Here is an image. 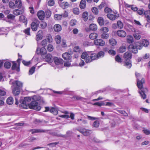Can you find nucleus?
<instances>
[{
    "label": "nucleus",
    "instance_id": "c85d7f7f",
    "mask_svg": "<svg viewBox=\"0 0 150 150\" xmlns=\"http://www.w3.org/2000/svg\"><path fill=\"white\" fill-rule=\"evenodd\" d=\"M98 22L100 25H103L104 24V21L103 18L101 17H99L98 19Z\"/></svg>",
    "mask_w": 150,
    "mask_h": 150
},
{
    "label": "nucleus",
    "instance_id": "aec40b11",
    "mask_svg": "<svg viewBox=\"0 0 150 150\" xmlns=\"http://www.w3.org/2000/svg\"><path fill=\"white\" fill-rule=\"evenodd\" d=\"M20 92V88L18 87H15L13 90V93L15 96H18Z\"/></svg>",
    "mask_w": 150,
    "mask_h": 150
},
{
    "label": "nucleus",
    "instance_id": "338daca9",
    "mask_svg": "<svg viewBox=\"0 0 150 150\" xmlns=\"http://www.w3.org/2000/svg\"><path fill=\"white\" fill-rule=\"evenodd\" d=\"M61 45L63 47H67L66 41L65 40H62V42Z\"/></svg>",
    "mask_w": 150,
    "mask_h": 150
},
{
    "label": "nucleus",
    "instance_id": "f03ea898",
    "mask_svg": "<svg viewBox=\"0 0 150 150\" xmlns=\"http://www.w3.org/2000/svg\"><path fill=\"white\" fill-rule=\"evenodd\" d=\"M81 58L84 59L86 63H90L93 60L98 59L96 54L91 53V52H84L82 54Z\"/></svg>",
    "mask_w": 150,
    "mask_h": 150
},
{
    "label": "nucleus",
    "instance_id": "72a5a7b5",
    "mask_svg": "<svg viewBox=\"0 0 150 150\" xmlns=\"http://www.w3.org/2000/svg\"><path fill=\"white\" fill-rule=\"evenodd\" d=\"M104 54L105 53L103 51H101L99 52L97 54L98 59L103 57Z\"/></svg>",
    "mask_w": 150,
    "mask_h": 150
},
{
    "label": "nucleus",
    "instance_id": "393cba45",
    "mask_svg": "<svg viewBox=\"0 0 150 150\" xmlns=\"http://www.w3.org/2000/svg\"><path fill=\"white\" fill-rule=\"evenodd\" d=\"M98 36V35L97 33H93L90 34L89 38L91 40H95L97 38Z\"/></svg>",
    "mask_w": 150,
    "mask_h": 150
},
{
    "label": "nucleus",
    "instance_id": "0eeeda50",
    "mask_svg": "<svg viewBox=\"0 0 150 150\" xmlns=\"http://www.w3.org/2000/svg\"><path fill=\"white\" fill-rule=\"evenodd\" d=\"M94 44L97 46H103L105 45V42L101 39H97L94 41Z\"/></svg>",
    "mask_w": 150,
    "mask_h": 150
},
{
    "label": "nucleus",
    "instance_id": "f8f14e48",
    "mask_svg": "<svg viewBox=\"0 0 150 150\" xmlns=\"http://www.w3.org/2000/svg\"><path fill=\"white\" fill-rule=\"evenodd\" d=\"M117 35L121 37H125L126 35V32L122 30H119L117 32Z\"/></svg>",
    "mask_w": 150,
    "mask_h": 150
},
{
    "label": "nucleus",
    "instance_id": "f257e3e1",
    "mask_svg": "<svg viewBox=\"0 0 150 150\" xmlns=\"http://www.w3.org/2000/svg\"><path fill=\"white\" fill-rule=\"evenodd\" d=\"M135 75L137 78V86L138 88L141 90V91H139V93L141 97L144 99H145L146 98V96L145 92H146L147 90L146 88H143V84L145 83V80L142 78L139 73L136 72Z\"/></svg>",
    "mask_w": 150,
    "mask_h": 150
},
{
    "label": "nucleus",
    "instance_id": "39448f33",
    "mask_svg": "<svg viewBox=\"0 0 150 150\" xmlns=\"http://www.w3.org/2000/svg\"><path fill=\"white\" fill-rule=\"evenodd\" d=\"M142 48V46L140 45L139 47L137 46L135 44L130 45H129L128 49L129 50L134 53H137L138 52L137 49L140 50Z\"/></svg>",
    "mask_w": 150,
    "mask_h": 150
},
{
    "label": "nucleus",
    "instance_id": "79ce46f5",
    "mask_svg": "<svg viewBox=\"0 0 150 150\" xmlns=\"http://www.w3.org/2000/svg\"><path fill=\"white\" fill-rule=\"evenodd\" d=\"M11 66V64L9 62H6L4 64V67L7 69H9L10 68Z\"/></svg>",
    "mask_w": 150,
    "mask_h": 150
},
{
    "label": "nucleus",
    "instance_id": "a18cd8bd",
    "mask_svg": "<svg viewBox=\"0 0 150 150\" xmlns=\"http://www.w3.org/2000/svg\"><path fill=\"white\" fill-rule=\"evenodd\" d=\"M50 112L54 115H57V110L54 108H52L50 110Z\"/></svg>",
    "mask_w": 150,
    "mask_h": 150
},
{
    "label": "nucleus",
    "instance_id": "a19ab883",
    "mask_svg": "<svg viewBox=\"0 0 150 150\" xmlns=\"http://www.w3.org/2000/svg\"><path fill=\"white\" fill-rule=\"evenodd\" d=\"M126 47L125 46H122L120 47L119 49V51L120 52H123L126 51Z\"/></svg>",
    "mask_w": 150,
    "mask_h": 150
},
{
    "label": "nucleus",
    "instance_id": "f704fd0d",
    "mask_svg": "<svg viewBox=\"0 0 150 150\" xmlns=\"http://www.w3.org/2000/svg\"><path fill=\"white\" fill-rule=\"evenodd\" d=\"M149 44V41L146 40L144 39L142 41V45L146 47L148 46Z\"/></svg>",
    "mask_w": 150,
    "mask_h": 150
},
{
    "label": "nucleus",
    "instance_id": "69168bd1",
    "mask_svg": "<svg viewBox=\"0 0 150 150\" xmlns=\"http://www.w3.org/2000/svg\"><path fill=\"white\" fill-rule=\"evenodd\" d=\"M144 133L147 135L150 134V130L146 129H144L143 130Z\"/></svg>",
    "mask_w": 150,
    "mask_h": 150
},
{
    "label": "nucleus",
    "instance_id": "473e14b6",
    "mask_svg": "<svg viewBox=\"0 0 150 150\" xmlns=\"http://www.w3.org/2000/svg\"><path fill=\"white\" fill-rule=\"evenodd\" d=\"M125 66L128 68H130L132 66L131 61L129 60L128 61H126L125 62Z\"/></svg>",
    "mask_w": 150,
    "mask_h": 150
},
{
    "label": "nucleus",
    "instance_id": "412c9836",
    "mask_svg": "<svg viewBox=\"0 0 150 150\" xmlns=\"http://www.w3.org/2000/svg\"><path fill=\"white\" fill-rule=\"evenodd\" d=\"M86 3L85 0H81L79 4L80 8L82 9H84L86 7Z\"/></svg>",
    "mask_w": 150,
    "mask_h": 150
},
{
    "label": "nucleus",
    "instance_id": "f3484780",
    "mask_svg": "<svg viewBox=\"0 0 150 150\" xmlns=\"http://www.w3.org/2000/svg\"><path fill=\"white\" fill-rule=\"evenodd\" d=\"M53 28L54 31L57 32L60 31L62 29L61 25L58 24L54 25Z\"/></svg>",
    "mask_w": 150,
    "mask_h": 150
},
{
    "label": "nucleus",
    "instance_id": "bb28decb",
    "mask_svg": "<svg viewBox=\"0 0 150 150\" xmlns=\"http://www.w3.org/2000/svg\"><path fill=\"white\" fill-rule=\"evenodd\" d=\"M13 85H16L17 86L16 87H18L19 88H20L22 87L23 85L22 82L18 81H15L13 83Z\"/></svg>",
    "mask_w": 150,
    "mask_h": 150
},
{
    "label": "nucleus",
    "instance_id": "3c124183",
    "mask_svg": "<svg viewBox=\"0 0 150 150\" xmlns=\"http://www.w3.org/2000/svg\"><path fill=\"white\" fill-rule=\"evenodd\" d=\"M133 36L137 40H139L141 38L140 35L137 33H134V34Z\"/></svg>",
    "mask_w": 150,
    "mask_h": 150
},
{
    "label": "nucleus",
    "instance_id": "9d476101",
    "mask_svg": "<svg viewBox=\"0 0 150 150\" xmlns=\"http://www.w3.org/2000/svg\"><path fill=\"white\" fill-rule=\"evenodd\" d=\"M79 131L81 133L86 136L90 135L92 132L91 130L85 129H80Z\"/></svg>",
    "mask_w": 150,
    "mask_h": 150
},
{
    "label": "nucleus",
    "instance_id": "5fc2aeb1",
    "mask_svg": "<svg viewBox=\"0 0 150 150\" xmlns=\"http://www.w3.org/2000/svg\"><path fill=\"white\" fill-rule=\"evenodd\" d=\"M100 31H102L103 33H106L108 32L109 31V29L107 27H103L100 29Z\"/></svg>",
    "mask_w": 150,
    "mask_h": 150
},
{
    "label": "nucleus",
    "instance_id": "423d86ee",
    "mask_svg": "<svg viewBox=\"0 0 150 150\" xmlns=\"http://www.w3.org/2000/svg\"><path fill=\"white\" fill-rule=\"evenodd\" d=\"M108 17L111 20H114L119 17V14L116 11L112 12V13L107 14Z\"/></svg>",
    "mask_w": 150,
    "mask_h": 150
},
{
    "label": "nucleus",
    "instance_id": "ddd939ff",
    "mask_svg": "<svg viewBox=\"0 0 150 150\" xmlns=\"http://www.w3.org/2000/svg\"><path fill=\"white\" fill-rule=\"evenodd\" d=\"M62 57L64 59L69 60L71 58V54L68 52H65L63 54Z\"/></svg>",
    "mask_w": 150,
    "mask_h": 150
},
{
    "label": "nucleus",
    "instance_id": "4468645a",
    "mask_svg": "<svg viewBox=\"0 0 150 150\" xmlns=\"http://www.w3.org/2000/svg\"><path fill=\"white\" fill-rule=\"evenodd\" d=\"M15 16L12 14H10L7 15L6 18L5 19L6 21L8 22H10L11 20L14 19Z\"/></svg>",
    "mask_w": 150,
    "mask_h": 150
},
{
    "label": "nucleus",
    "instance_id": "de8ad7c7",
    "mask_svg": "<svg viewBox=\"0 0 150 150\" xmlns=\"http://www.w3.org/2000/svg\"><path fill=\"white\" fill-rule=\"evenodd\" d=\"M99 125V122L98 121H95L93 122V127L97 128L98 127Z\"/></svg>",
    "mask_w": 150,
    "mask_h": 150
},
{
    "label": "nucleus",
    "instance_id": "052dcab7",
    "mask_svg": "<svg viewBox=\"0 0 150 150\" xmlns=\"http://www.w3.org/2000/svg\"><path fill=\"white\" fill-rule=\"evenodd\" d=\"M93 105H97L99 106H101L102 105H104L105 103L103 102L100 103L99 102H96L93 104Z\"/></svg>",
    "mask_w": 150,
    "mask_h": 150
},
{
    "label": "nucleus",
    "instance_id": "1a4fd4ad",
    "mask_svg": "<svg viewBox=\"0 0 150 150\" xmlns=\"http://www.w3.org/2000/svg\"><path fill=\"white\" fill-rule=\"evenodd\" d=\"M37 52L38 54H40L42 55H43L46 53V50L44 47H43L41 48L38 47Z\"/></svg>",
    "mask_w": 150,
    "mask_h": 150
},
{
    "label": "nucleus",
    "instance_id": "37998d69",
    "mask_svg": "<svg viewBox=\"0 0 150 150\" xmlns=\"http://www.w3.org/2000/svg\"><path fill=\"white\" fill-rule=\"evenodd\" d=\"M73 12L74 13L75 15H78L79 14V8H75L73 9Z\"/></svg>",
    "mask_w": 150,
    "mask_h": 150
},
{
    "label": "nucleus",
    "instance_id": "9b49d317",
    "mask_svg": "<svg viewBox=\"0 0 150 150\" xmlns=\"http://www.w3.org/2000/svg\"><path fill=\"white\" fill-rule=\"evenodd\" d=\"M43 35V33L42 30H39L36 35V40L37 41L41 40L42 39Z\"/></svg>",
    "mask_w": 150,
    "mask_h": 150
},
{
    "label": "nucleus",
    "instance_id": "20e7f679",
    "mask_svg": "<svg viewBox=\"0 0 150 150\" xmlns=\"http://www.w3.org/2000/svg\"><path fill=\"white\" fill-rule=\"evenodd\" d=\"M35 100H33L29 104V107L30 108L34 109L36 110L39 111L41 109V107L38 102Z\"/></svg>",
    "mask_w": 150,
    "mask_h": 150
},
{
    "label": "nucleus",
    "instance_id": "7ed1b4c3",
    "mask_svg": "<svg viewBox=\"0 0 150 150\" xmlns=\"http://www.w3.org/2000/svg\"><path fill=\"white\" fill-rule=\"evenodd\" d=\"M40 97L34 96L32 98L30 97H25L23 98H22L20 100V102L26 105L29 106V102L33 100H40Z\"/></svg>",
    "mask_w": 150,
    "mask_h": 150
},
{
    "label": "nucleus",
    "instance_id": "0e129e2a",
    "mask_svg": "<svg viewBox=\"0 0 150 150\" xmlns=\"http://www.w3.org/2000/svg\"><path fill=\"white\" fill-rule=\"evenodd\" d=\"M115 59L116 61L118 62H122L121 58L118 55L116 56Z\"/></svg>",
    "mask_w": 150,
    "mask_h": 150
},
{
    "label": "nucleus",
    "instance_id": "864d4df0",
    "mask_svg": "<svg viewBox=\"0 0 150 150\" xmlns=\"http://www.w3.org/2000/svg\"><path fill=\"white\" fill-rule=\"evenodd\" d=\"M22 62L25 66H28L31 63V61H26L24 60L22 61Z\"/></svg>",
    "mask_w": 150,
    "mask_h": 150
},
{
    "label": "nucleus",
    "instance_id": "c03bdc74",
    "mask_svg": "<svg viewBox=\"0 0 150 150\" xmlns=\"http://www.w3.org/2000/svg\"><path fill=\"white\" fill-rule=\"evenodd\" d=\"M101 38L104 39H107L109 37V35L108 34L103 33L101 35Z\"/></svg>",
    "mask_w": 150,
    "mask_h": 150
},
{
    "label": "nucleus",
    "instance_id": "e433bc0d",
    "mask_svg": "<svg viewBox=\"0 0 150 150\" xmlns=\"http://www.w3.org/2000/svg\"><path fill=\"white\" fill-rule=\"evenodd\" d=\"M16 6L18 8H20L22 6V2L21 0H16L15 1Z\"/></svg>",
    "mask_w": 150,
    "mask_h": 150
},
{
    "label": "nucleus",
    "instance_id": "4be33fe9",
    "mask_svg": "<svg viewBox=\"0 0 150 150\" xmlns=\"http://www.w3.org/2000/svg\"><path fill=\"white\" fill-rule=\"evenodd\" d=\"M132 56V54L131 53L127 52L124 54V58L126 59H130L131 58Z\"/></svg>",
    "mask_w": 150,
    "mask_h": 150
},
{
    "label": "nucleus",
    "instance_id": "a211bd4d",
    "mask_svg": "<svg viewBox=\"0 0 150 150\" xmlns=\"http://www.w3.org/2000/svg\"><path fill=\"white\" fill-rule=\"evenodd\" d=\"M32 133V134L38 133V132H47V130H43L42 129H33L31 130Z\"/></svg>",
    "mask_w": 150,
    "mask_h": 150
},
{
    "label": "nucleus",
    "instance_id": "dca6fc26",
    "mask_svg": "<svg viewBox=\"0 0 150 150\" xmlns=\"http://www.w3.org/2000/svg\"><path fill=\"white\" fill-rule=\"evenodd\" d=\"M54 60L55 64L59 65L62 64L63 63V60L60 58H59L57 57H55L54 58Z\"/></svg>",
    "mask_w": 150,
    "mask_h": 150
},
{
    "label": "nucleus",
    "instance_id": "774afa93",
    "mask_svg": "<svg viewBox=\"0 0 150 150\" xmlns=\"http://www.w3.org/2000/svg\"><path fill=\"white\" fill-rule=\"evenodd\" d=\"M73 98L75 100H82L83 98L80 96H74Z\"/></svg>",
    "mask_w": 150,
    "mask_h": 150
},
{
    "label": "nucleus",
    "instance_id": "58836bf2",
    "mask_svg": "<svg viewBox=\"0 0 150 150\" xmlns=\"http://www.w3.org/2000/svg\"><path fill=\"white\" fill-rule=\"evenodd\" d=\"M77 21L75 19H72L70 21V24L71 26H74L77 23Z\"/></svg>",
    "mask_w": 150,
    "mask_h": 150
},
{
    "label": "nucleus",
    "instance_id": "6e6d98bb",
    "mask_svg": "<svg viewBox=\"0 0 150 150\" xmlns=\"http://www.w3.org/2000/svg\"><path fill=\"white\" fill-rule=\"evenodd\" d=\"M47 49L49 52H51L53 50V46L52 45H49L47 46Z\"/></svg>",
    "mask_w": 150,
    "mask_h": 150
},
{
    "label": "nucleus",
    "instance_id": "49530a36",
    "mask_svg": "<svg viewBox=\"0 0 150 150\" xmlns=\"http://www.w3.org/2000/svg\"><path fill=\"white\" fill-rule=\"evenodd\" d=\"M74 51L75 52L79 53L81 52V48L78 46H76L74 47Z\"/></svg>",
    "mask_w": 150,
    "mask_h": 150
},
{
    "label": "nucleus",
    "instance_id": "6e6552de",
    "mask_svg": "<svg viewBox=\"0 0 150 150\" xmlns=\"http://www.w3.org/2000/svg\"><path fill=\"white\" fill-rule=\"evenodd\" d=\"M89 28H86L85 30L87 32H89L90 30L95 31L97 29V25L95 24H91L89 25Z\"/></svg>",
    "mask_w": 150,
    "mask_h": 150
},
{
    "label": "nucleus",
    "instance_id": "a878e982",
    "mask_svg": "<svg viewBox=\"0 0 150 150\" xmlns=\"http://www.w3.org/2000/svg\"><path fill=\"white\" fill-rule=\"evenodd\" d=\"M38 24L34 22L31 23V28L33 30L35 31L37 30Z\"/></svg>",
    "mask_w": 150,
    "mask_h": 150
},
{
    "label": "nucleus",
    "instance_id": "bf43d9fd",
    "mask_svg": "<svg viewBox=\"0 0 150 150\" xmlns=\"http://www.w3.org/2000/svg\"><path fill=\"white\" fill-rule=\"evenodd\" d=\"M147 12H145L144 14L145 17L146 18L147 21L149 22H150V14H146Z\"/></svg>",
    "mask_w": 150,
    "mask_h": 150
},
{
    "label": "nucleus",
    "instance_id": "7c9ffc66",
    "mask_svg": "<svg viewBox=\"0 0 150 150\" xmlns=\"http://www.w3.org/2000/svg\"><path fill=\"white\" fill-rule=\"evenodd\" d=\"M19 20L20 21L23 23H25L26 24L27 23V20L26 18L24 16H21L20 17Z\"/></svg>",
    "mask_w": 150,
    "mask_h": 150
},
{
    "label": "nucleus",
    "instance_id": "09e8293b",
    "mask_svg": "<svg viewBox=\"0 0 150 150\" xmlns=\"http://www.w3.org/2000/svg\"><path fill=\"white\" fill-rule=\"evenodd\" d=\"M92 12L95 14L97 15L98 13V9L96 7H93L92 9Z\"/></svg>",
    "mask_w": 150,
    "mask_h": 150
},
{
    "label": "nucleus",
    "instance_id": "13d9d810",
    "mask_svg": "<svg viewBox=\"0 0 150 150\" xmlns=\"http://www.w3.org/2000/svg\"><path fill=\"white\" fill-rule=\"evenodd\" d=\"M54 4V0H49L48 2V5L50 6H52Z\"/></svg>",
    "mask_w": 150,
    "mask_h": 150
},
{
    "label": "nucleus",
    "instance_id": "5701e85b",
    "mask_svg": "<svg viewBox=\"0 0 150 150\" xmlns=\"http://www.w3.org/2000/svg\"><path fill=\"white\" fill-rule=\"evenodd\" d=\"M126 40L127 42L129 43H132L134 41L133 36L130 35H128L126 37Z\"/></svg>",
    "mask_w": 150,
    "mask_h": 150
},
{
    "label": "nucleus",
    "instance_id": "4c0bfd02",
    "mask_svg": "<svg viewBox=\"0 0 150 150\" xmlns=\"http://www.w3.org/2000/svg\"><path fill=\"white\" fill-rule=\"evenodd\" d=\"M35 67L36 66H33L30 68L29 71V75H32L34 73L35 71Z\"/></svg>",
    "mask_w": 150,
    "mask_h": 150
},
{
    "label": "nucleus",
    "instance_id": "c756f323",
    "mask_svg": "<svg viewBox=\"0 0 150 150\" xmlns=\"http://www.w3.org/2000/svg\"><path fill=\"white\" fill-rule=\"evenodd\" d=\"M7 103L9 105H12L13 102V98L12 97H10L8 98L6 100Z\"/></svg>",
    "mask_w": 150,
    "mask_h": 150
},
{
    "label": "nucleus",
    "instance_id": "c9c22d12",
    "mask_svg": "<svg viewBox=\"0 0 150 150\" xmlns=\"http://www.w3.org/2000/svg\"><path fill=\"white\" fill-rule=\"evenodd\" d=\"M109 42L110 44L113 46L116 45L117 43L116 40L114 39H110L109 40Z\"/></svg>",
    "mask_w": 150,
    "mask_h": 150
},
{
    "label": "nucleus",
    "instance_id": "cd10ccee",
    "mask_svg": "<svg viewBox=\"0 0 150 150\" xmlns=\"http://www.w3.org/2000/svg\"><path fill=\"white\" fill-rule=\"evenodd\" d=\"M61 37L59 35H57L55 36V40L57 44H60L61 42Z\"/></svg>",
    "mask_w": 150,
    "mask_h": 150
},
{
    "label": "nucleus",
    "instance_id": "b1692460",
    "mask_svg": "<svg viewBox=\"0 0 150 150\" xmlns=\"http://www.w3.org/2000/svg\"><path fill=\"white\" fill-rule=\"evenodd\" d=\"M23 10L19 9H15L13 11V13L16 16H18L23 14Z\"/></svg>",
    "mask_w": 150,
    "mask_h": 150
},
{
    "label": "nucleus",
    "instance_id": "2eb2a0df",
    "mask_svg": "<svg viewBox=\"0 0 150 150\" xmlns=\"http://www.w3.org/2000/svg\"><path fill=\"white\" fill-rule=\"evenodd\" d=\"M37 16L40 20H43L45 18V13L42 11H40L38 12Z\"/></svg>",
    "mask_w": 150,
    "mask_h": 150
},
{
    "label": "nucleus",
    "instance_id": "ea45409f",
    "mask_svg": "<svg viewBox=\"0 0 150 150\" xmlns=\"http://www.w3.org/2000/svg\"><path fill=\"white\" fill-rule=\"evenodd\" d=\"M117 25L118 28L121 29L123 27V24L120 21H118L117 22Z\"/></svg>",
    "mask_w": 150,
    "mask_h": 150
},
{
    "label": "nucleus",
    "instance_id": "680f3d73",
    "mask_svg": "<svg viewBox=\"0 0 150 150\" xmlns=\"http://www.w3.org/2000/svg\"><path fill=\"white\" fill-rule=\"evenodd\" d=\"M41 27L42 28H45L47 26V23L45 22H42L40 24Z\"/></svg>",
    "mask_w": 150,
    "mask_h": 150
},
{
    "label": "nucleus",
    "instance_id": "603ef678",
    "mask_svg": "<svg viewBox=\"0 0 150 150\" xmlns=\"http://www.w3.org/2000/svg\"><path fill=\"white\" fill-rule=\"evenodd\" d=\"M9 6L10 8L14 9L15 7V5L14 3L12 1H10L9 3Z\"/></svg>",
    "mask_w": 150,
    "mask_h": 150
},
{
    "label": "nucleus",
    "instance_id": "4d7b16f0",
    "mask_svg": "<svg viewBox=\"0 0 150 150\" xmlns=\"http://www.w3.org/2000/svg\"><path fill=\"white\" fill-rule=\"evenodd\" d=\"M104 11L105 13H112V10L109 8L107 7L104 10Z\"/></svg>",
    "mask_w": 150,
    "mask_h": 150
},
{
    "label": "nucleus",
    "instance_id": "2f4dec72",
    "mask_svg": "<svg viewBox=\"0 0 150 150\" xmlns=\"http://www.w3.org/2000/svg\"><path fill=\"white\" fill-rule=\"evenodd\" d=\"M88 13L87 12H84L82 14V17L85 21H86L88 18Z\"/></svg>",
    "mask_w": 150,
    "mask_h": 150
},
{
    "label": "nucleus",
    "instance_id": "e2e57ef3",
    "mask_svg": "<svg viewBox=\"0 0 150 150\" xmlns=\"http://www.w3.org/2000/svg\"><path fill=\"white\" fill-rule=\"evenodd\" d=\"M118 112L122 114L124 116H128V114L124 110H119Z\"/></svg>",
    "mask_w": 150,
    "mask_h": 150
},
{
    "label": "nucleus",
    "instance_id": "6ab92c4d",
    "mask_svg": "<svg viewBox=\"0 0 150 150\" xmlns=\"http://www.w3.org/2000/svg\"><path fill=\"white\" fill-rule=\"evenodd\" d=\"M46 61L48 62H51L52 61V55L49 54H47L45 56Z\"/></svg>",
    "mask_w": 150,
    "mask_h": 150
},
{
    "label": "nucleus",
    "instance_id": "8fccbe9b",
    "mask_svg": "<svg viewBox=\"0 0 150 150\" xmlns=\"http://www.w3.org/2000/svg\"><path fill=\"white\" fill-rule=\"evenodd\" d=\"M62 17V15L56 14L54 16L55 19L56 20H59L61 19Z\"/></svg>",
    "mask_w": 150,
    "mask_h": 150
}]
</instances>
